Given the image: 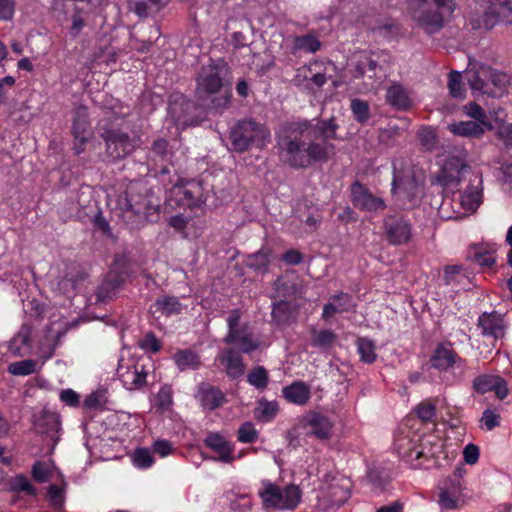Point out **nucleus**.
Masks as SVG:
<instances>
[{
	"instance_id": "obj_1",
	"label": "nucleus",
	"mask_w": 512,
	"mask_h": 512,
	"mask_svg": "<svg viewBox=\"0 0 512 512\" xmlns=\"http://www.w3.org/2000/svg\"><path fill=\"white\" fill-rule=\"evenodd\" d=\"M337 125L333 119L311 124H294L290 134L279 141L285 161L293 167H308L312 162L328 158L334 146L329 143L336 138Z\"/></svg>"
},
{
	"instance_id": "obj_2",
	"label": "nucleus",
	"mask_w": 512,
	"mask_h": 512,
	"mask_svg": "<svg viewBox=\"0 0 512 512\" xmlns=\"http://www.w3.org/2000/svg\"><path fill=\"white\" fill-rule=\"evenodd\" d=\"M432 438L428 437L422 443V436L412 431L408 422L402 423L394 439V448L400 457L410 463L422 457L447 459L445 440L434 441Z\"/></svg>"
},
{
	"instance_id": "obj_3",
	"label": "nucleus",
	"mask_w": 512,
	"mask_h": 512,
	"mask_svg": "<svg viewBox=\"0 0 512 512\" xmlns=\"http://www.w3.org/2000/svg\"><path fill=\"white\" fill-rule=\"evenodd\" d=\"M424 181L423 170L415 167L409 161L396 160L393 163L391 192L404 204H414L420 198Z\"/></svg>"
},
{
	"instance_id": "obj_4",
	"label": "nucleus",
	"mask_w": 512,
	"mask_h": 512,
	"mask_svg": "<svg viewBox=\"0 0 512 512\" xmlns=\"http://www.w3.org/2000/svg\"><path fill=\"white\" fill-rule=\"evenodd\" d=\"M226 64L221 61H211L203 65L197 77L196 95L200 100H210L213 107L224 106L228 100V93H221Z\"/></svg>"
},
{
	"instance_id": "obj_5",
	"label": "nucleus",
	"mask_w": 512,
	"mask_h": 512,
	"mask_svg": "<svg viewBox=\"0 0 512 512\" xmlns=\"http://www.w3.org/2000/svg\"><path fill=\"white\" fill-rule=\"evenodd\" d=\"M258 495L266 510L291 511L299 505L302 492L294 484L280 487L269 480H263Z\"/></svg>"
},
{
	"instance_id": "obj_6",
	"label": "nucleus",
	"mask_w": 512,
	"mask_h": 512,
	"mask_svg": "<svg viewBox=\"0 0 512 512\" xmlns=\"http://www.w3.org/2000/svg\"><path fill=\"white\" fill-rule=\"evenodd\" d=\"M408 13L417 26L427 33H435L444 25L443 10L446 0H407Z\"/></svg>"
},
{
	"instance_id": "obj_7",
	"label": "nucleus",
	"mask_w": 512,
	"mask_h": 512,
	"mask_svg": "<svg viewBox=\"0 0 512 512\" xmlns=\"http://www.w3.org/2000/svg\"><path fill=\"white\" fill-rule=\"evenodd\" d=\"M230 138L234 150L243 152L251 147H265L270 142V132L253 120H244L233 127Z\"/></svg>"
},
{
	"instance_id": "obj_8",
	"label": "nucleus",
	"mask_w": 512,
	"mask_h": 512,
	"mask_svg": "<svg viewBox=\"0 0 512 512\" xmlns=\"http://www.w3.org/2000/svg\"><path fill=\"white\" fill-rule=\"evenodd\" d=\"M118 205L123 211L124 220L133 224L143 217L158 212L160 201L149 191L142 198L135 197L132 194L119 196Z\"/></svg>"
},
{
	"instance_id": "obj_9",
	"label": "nucleus",
	"mask_w": 512,
	"mask_h": 512,
	"mask_svg": "<svg viewBox=\"0 0 512 512\" xmlns=\"http://www.w3.org/2000/svg\"><path fill=\"white\" fill-rule=\"evenodd\" d=\"M350 497L349 487L343 480L333 479L321 486L317 496V508L322 512L338 509Z\"/></svg>"
},
{
	"instance_id": "obj_10",
	"label": "nucleus",
	"mask_w": 512,
	"mask_h": 512,
	"mask_svg": "<svg viewBox=\"0 0 512 512\" xmlns=\"http://www.w3.org/2000/svg\"><path fill=\"white\" fill-rule=\"evenodd\" d=\"M203 202V187L194 180L176 184L169 191L168 203L172 207L193 208Z\"/></svg>"
},
{
	"instance_id": "obj_11",
	"label": "nucleus",
	"mask_w": 512,
	"mask_h": 512,
	"mask_svg": "<svg viewBox=\"0 0 512 512\" xmlns=\"http://www.w3.org/2000/svg\"><path fill=\"white\" fill-rule=\"evenodd\" d=\"M101 137L106 143V152L112 160L126 157L134 149V141L127 133L114 127H103Z\"/></svg>"
},
{
	"instance_id": "obj_12",
	"label": "nucleus",
	"mask_w": 512,
	"mask_h": 512,
	"mask_svg": "<svg viewBox=\"0 0 512 512\" xmlns=\"http://www.w3.org/2000/svg\"><path fill=\"white\" fill-rule=\"evenodd\" d=\"M482 180L474 176V179H469V184L466 186L464 192L459 195V206L462 211H454L450 215V219H460L463 216L471 215L476 212L483 202V189L481 187Z\"/></svg>"
},
{
	"instance_id": "obj_13",
	"label": "nucleus",
	"mask_w": 512,
	"mask_h": 512,
	"mask_svg": "<svg viewBox=\"0 0 512 512\" xmlns=\"http://www.w3.org/2000/svg\"><path fill=\"white\" fill-rule=\"evenodd\" d=\"M512 24V0H489L482 14V26L491 30L496 24Z\"/></svg>"
},
{
	"instance_id": "obj_14",
	"label": "nucleus",
	"mask_w": 512,
	"mask_h": 512,
	"mask_svg": "<svg viewBox=\"0 0 512 512\" xmlns=\"http://www.w3.org/2000/svg\"><path fill=\"white\" fill-rule=\"evenodd\" d=\"M384 234L390 244L402 245L411 239V225L402 216H388L384 220Z\"/></svg>"
},
{
	"instance_id": "obj_15",
	"label": "nucleus",
	"mask_w": 512,
	"mask_h": 512,
	"mask_svg": "<svg viewBox=\"0 0 512 512\" xmlns=\"http://www.w3.org/2000/svg\"><path fill=\"white\" fill-rule=\"evenodd\" d=\"M351 200L354 207L366 212H378L385 209L386 204L380 197L373 195L366 187L356 182L351 186Z\"/></svg>"
},
{
	"instance_id": "obj_16",
	"label": "nucleus",
	"mask_w": 512,
	"mask_h": 512,
	"mask_svg": "<svg viewBox=\"0 0 512 512\" xmlns=\"http://www.w3.org/2000/svg\"><path fill=\"white\" fill-rule=\"evenodd\" d=\"M72 133L75 139L73 150L75 151V154H80L84 151V145L92 135L88 121V114L85 108H78L75 111Z\"/></svg>"
},
{
	"instance_id": "obj_17",
	"label": "nucleus",
	"mask_w": 512,
	"mask_h": 512,
	"mask_svg": "<svg viewBox=\"0 0 512 512\" xmlns=\"http://www.w3.org/2000/svg\"><path fill=\"white\" fill-rule=\"evenodd\" d=\"M489 71H493V68L489 65H480L477 71L468 72V84L473 92L486 94L490 97H499V93L491 86L492 77Z\"/></svg>"
},
{
	"instance_id": "obj_18",
	"label": "nucleus",
	"mask_w": 512,
	"mask_h": 512,
	"mask_svg": "<svg viewBox=\"0 0 512 512\" xmlns=\"http://www.w3.org/2000/svg\"><path fill=\"white\" fill-rule=\"evenodd\" d=\"M118 376L126 389L136 390L145 385L147 373L142 365L121 363L118 367Z\"/></svg>"
},
{
	"instance_id": "obj_19",
	"label": "nucleus",
	"mask_w": 512,
	"mask_h": 512,
	"mask_svg": "<svg viewBox=\"0 0 512 512\" xmlns=\"http://www.w3.org/2000/svg\"><path fill=\"white\" fill-rule=\"evenodd\" d=\"M306 427L311 435L319 440H328L332 436L333 423L323 414L310 412L305 418Z\"/></svg>"
},
{
	"instance_id": "obj_20",
	"label": "nucleus",
	"mask_w": 512,
	"mask_h": 512,
	"mask_svg": "<svg viewBox=\"0 0 512 512\" xmlns=\"http://www.w3.org/2000/svg\"><path fill=\"white\" fill-rule=\"evenodd\" d=\"M217 359L228 377L236 379L244 374L245 365L242 356L233 348L223 350Z\"/></svg>"
},
{
	"instance_id": "obj_21",
	"label": "nucleus",
	"mask_w": 512,
	"mask_h": 512,
	"mask_svg": "<svg viewBox=\"0 0 512 512\" xmlns=\"http://www.w3.org/2000/svg\"><path fill=\"white\" fill-rule=\"evenodd\" d=\"M224 342L234 344L243 353H251L261 346L260 340L249 331L248 326L232 335H226Z\"/></svg>"
},
{
	"instance_id": "obj_22",
	"label": "nucleus",
	"mask_w": 512,
	"mask_h": 512,
	"mask_svg": "<svg viewBox=\"0 0 512 512\" xmlns=\"http://www.w3.org/2000/svg\"><path fill=\"white\" fill-rule=\"evenodd\" d=\"M169 225L178 232H181L186 238H196L203 230V222L200 219L178 214L172 216Z\"/></svg>"
},
{
	"instance_id": "obj_23",
	"label": "nucleus",
	"mask_w": 512,
	"mask_h": 512,
	"mask_svg": "<svg viewBox=\"0 0 512 512\" xmlns=\"http://www.w3.org/2000/svg\"><path fill=\"white\" fill-rule=\"evenodd\" d=\"M483 336L498 338L503 334V318L498 312H484L478 317Z\"/></svg>"
},
{
	"instance_id": "obj_24",
	"label": "nucleus",
	"mask_w": 512,
	"mask_h": 512,
	"mask_svg": "<svg viewBox=\"0 0 512 512\" xmlns=\"http://www.w3.org/2000/svg\"><path fill=\"white\" fill-rule=\"evenodd\" d=\"M467 152L460 150L458 156L450 155V188L458 186L466 179V174L471 173V166L466 163Z\"/></svg>"
},
{
	"instance_id": "obj_25",
	"label": "nucleus",
	"mask_w": 512,
	"mask_h": 512,
	"mask_svg": "<svg viewBox=\"0 0 512 512\" xmlns=\"http://www.w3.org/2000/svg\"><path fill=\"white\" fill-rule=\"evenodd\" d=\"M282 393L288 402L300 406L305 405L311 397L310 387L302 381H295L284 387Z\"/></svg>"
},
{
	"instance_id": "obj_26",
	"label": "nucleus",
	"mask_w": 512,
	"mask_h": 512,
	"mask_svg": "<svg viewBox=\"0 0 512 512\" xmlns=\"http://www.w3.org/2000/svg\"><path fill=\"white\" fill-rule=\"evenodd\" d=\"M205 444L218 453L220 461L225 463L234 461L235 458L232 455L234 448L221 435L209 434L205 439Z\"/></svg>"
},
{
	"instance_id": "obj_27",
	"label": "nucleus",
	"mask_w": 512,
	"mask_h": 512,
	"mask_svg": "<svg viewBox=\"0 0 512 512\" xmlns=\"http://www.w3.org/2000/svg\"><path fill=\"white\" fill-rule=\"evenodd\" d=\"M198 397L202 406L208 410L218 408L224 400L223 393L209 384H201L199 387Z\"/></svg>"
},
{
	"instance_id": "obj_28",
	"label": "nucleus",
	"mask_w": 512,
	"mask_h": 512,
	"mask_svg": "<svg viewBox=\"0 0 512 512\" xmlns=\"http://www.w3.org/2000/svg\"><path fill=\"white\" fill-rule=\"evenodd\" d=\"M386 101L394 108L405 110L411 105V100L407 90L400 84L394 83L386 93Z\"/></svg>"
},
{
	"instance_id": "obj_29",
	"label": "nucleus",
	"mask_w": 512,
	"mask_h": 512,
	"mask_svg": "<svg viewBox=\"0 0 512 512\" xmlns=\"http://www.w3.org/2000/svg\"><path fill=\"white\" fill-rule=\"evenodd\" d=\"M450 132L460 137L481 138L485 134V128L473 120L458 121L450 124Z\"/></svg>"
},
{
	"instance_id": "obj_30",
	"label": "nucleus",
	"mask_w": 512,
	"mask_h": 512,
	"mask_svg": "<svg viewBox=\"0 0 512 512\" xmlns=\"http://www.w3.org/2000/svg\"><path fill=\"white\" fill-rule=\"evenodd\" d=\"M32 477L39 483L49 481L55 474L62 479V474L58 472L54 464L50 461H37L34 463L32 470Z\"/></svg>"
},
{
	"instance_id": "obj_31",
	"label": "nucleus",
	"mask_w": 512,
	"mask_h": 512,
	"mask_svg": "<svg viewBox=\"0 0 512 512\" xmlns=\"http://www.w3.org/2000/svg\"><path fill=\"white\" fill-rule=\"evenodd\" d=\"M470 258L479 264L480 267L491 268L496 264V250L481 245L474 246L470 250Z\"/></svg>"
},
{
	"instance_id": "obj_32",
	"label": "nucleus",
	"mask_w": 512,
	"mask_h": 512,
	"mask_svg": "<svg viewBox=\"0 0 512 512\" xmlns=\"http://www.w3.org/2000/svg\"><path fill=\"white\" fill-rule=\"evenodd\" d=\"M173 360L181 371L197 369L201 363L199 356L191 350L177 351L173 356Z\"/></svg>"
},
{
	"instance_id": "obj_33",
	"label": "nucleus",
	"mask_w": 512,
	"mask_h": 512,
	"mask_svg": "<svg viewBox=\"0 0 512 512\" xmlns=\"http://www.w3.org/2000/svg\"><path fill=\"white\" fill-rule=\"evenodd\" d=\"M153 307L154 312H161L164 315L179 314L182 310V305L177 297L174 296H161L157 298Z\"/></svg>"
},
{
	"instance_id": "obj_34",
	"label": "nucleus",
	"mask_w": 512,
	"mask_h": 512,
	"mask_svg": "<svg viewBox=\"0 0 512 512\" xmlns=\"http://www.w3.org/2000/svg\"><path fill=\"white\" fill-rule=\"evenodd\" d=\"M336 340L337 335L332 330H311V345L315 348L328 349L336 342Z\"/></svg>"
},
{
	"instance_id": "obj_35",
	"label": "nucleus",
	"mask_w": 512,
	"mask_h": 512,
	"mask_svg": "<svg viewBox=\"0 0 512 512\" xmlns=\"http://www.w3.org/2000/svg\"><path fill=\"white\" fill-rule=\"evenodd\" d=\"M463 111L468 115V117H471L473 121L478 122V124L485 128V131L486 129L490 131V129L493 128V124H491L485 110L479 105V103L469 102L463 106Z\"/></svg>"
},
{
	"instance_id": "obj_36",
	"label": "nucleus",
	"mask_w": 512,
	"mask_h": 512,
	"mask_svg": "<svg viewBox=\"0 0 512 512\" xmlns=\"http://www.w3.org/2000/svg\"><path fill=\"white\" fill-rule=\"evenodd\" d=\"M189 105L190 103L186 101L183 96H178L175 100L169 103L168 114L176 125L182 127L188 125L186 119L182 117V112L184 111V108H188Z\"/></svg>"
},
{
	"instance_id": "obj_37",
	"label": "nucleus",
	"mask_w": 512,
	"mask_h": 512,
	"mask_svg": "<svg viewBox=\"0 0 512 512\" xmlns=\"http://www.w3.org/2000/svg\"><path fill=\"white\" fill-rule=\"evenodd\" d=\"M40 366L36 360L26 359L10 363L8 372L16 376H27L36 373Z\"/></svg>"
},
{
	"instance_id": "obj_38",
	"label": "nucleus",
	"mask_w": 512,
	"mask_h": 512,
	"mask_svg": "<svg viewBox=\"0 0 512 512\" xmlns=\"http://www.w3.org/2000/svg\"><path fill=\"white\" fill-rule=\"evenodd\" d=\"M122 281V278L118 279L113 272H110L106 280L101 284V286L97 290V300L106 301L107 299L111 298L112 294L119 287Z\"/></svg>"
},
{
	"instance_id": "obj_39",
	"label": "nucleus",
	"mask_w": 512,
	"mask_h": 512,
	"mask_svg": "<svg viewBox=\"0 0 512 512\" xmlns=\"http://www.w3.org/2000/svg\"><path fill=\"white\" fill-rule=\"evenodd\" d=\"M293 48L295 50L315 53L321 48V43L315 35L307 34L303 36H296L294 38Z\"/></svg>"
},
{
	"instance_id": "obj_40",
	"label": "nucleus",
	"mask_w": 512,
	"mask_h": 512,
	"mask_svg": "<svg viewBox=\"0 0 512 512\" xmlns=\"http://www.w3.org/2000/svg\"><path fill=\"white\" fill-rule=\"evenodd\" d=\"M172 158V151L169 148L168 142L165 139L156 140L151 149V159L155 162H170Z\"/></svg>"
},
{
	"instance_id": "obj_41",
	"label": "nucleus",
	"mask_w": 512,
	"mask_h": 512,
	"mask_svg": "<svg viewBox=\"0 0 512 512\" xmlns=\"http://www.w3.org/2000/svg\"><path fill=\"white\" fill-rule=\"evenodd\" d=\"M467 372V364L464 358H461L455 350L450 349V373L455 381H461Z\"/></svg>"
},
{
	"instance_id": "obj_42",
	"label": "nucleus",
	"mask_w": 512,
	"mask_h": 512,
	"mask_svg": "<svg viewBox=\"0 0 512 512\" xmlns=\"http://www.w3.org/2000/svg\"><path fill=\"white\" fill-rule=\"evenodd\" d=\"M10 489L17 493H26L30 496H36L37 490L24 475H16L10 480Z\"/></svg>"
},
{
	"instance_id": "obj_43",
	"label": "nucleus",
	"mask_w": 512,
	"mask_h": 512,
	"mask_svg": "<svg viewBox=\"0 0 512 512\" xmlns=\"http://www.w3.org/2000/svg\"><path fill=\"white\" fill-rule=\"evenodd\" d=\"M431 367L440 371L448 368V349L445 343H440L430 359Z\"/></svg>"
},
{
	"instance_id": "obj_44",
	"label": "nucleus",
	"mask_w": 512,
	"mask_h": 512,
	"mask_svg": "<svg viewBox=\"0 0 512 512\" xmlns=\"http://www.w3.org/2000/svg\"><path fill=\"white\" fill-rule=\"evenodd\" d=\"M357 349L362 361L373 363L376 360L375 345L367 338L357 340Z\"/></svg>"
},
{
	"instance_id": "obj_45",
	"label": "nucleus",
	"mask_w": 512,
	"mask_h": 512,
	"mask_svg": "<svg viewBox=\"0 0 512 512\" xmlns=\"http://www.w3.org/2000/svg\"><path fill=\"white\" fill-rule=\"evenodd\" d=\"M134 466L140 469H147L154 463V458L148 448H137L131 455Z\"/></svg>"
},
{
	"instance_id": "obj_46",
	"label": "nucleus",
	"mask_w": 512,
	"mask_h": 512,
	"mask_svg": "<svg viewBox=\"0 0 512 512\" xmlns=\"http://www.w3.org/2000/svg\"><path fill=\"white\" fill-rule=\"evenodd\" d=\"M414 412L421 421H432L436 415V403L433 400L422 401L415 407Z\"/></svg>"
},
{
	"instance_id": "obj_47",
	"label": "nucleus",
	"mask_w": 512,
	"mask_h": 512,
	"mask_svg": "<svg viewBox=\"0 0 512 512\" xmlns=\"http://www.w3.org/2000/svg\"><path fill=\"white\" fill-rule=\"evenodd\" d=\"M247 381L257 389H265L268 384V373L262 366H258L249 372Z\"/></svg>"
},
{
	"instance_id": "obj_48",
	"label": "nucleus",
	"mask_w": 512,
	"mask_h": 512,
	"mask_svg": "<svg viewBox=\"0 0 512 512\" xmlns=\"http://www.w3.org/2000/svg\"><path fill=\"white\" fill-rule=\"evenodd\" d=\"M270 263L269 249H261L257 253L248 257L247 264L255 270H265Z\"/></svg>"
},
{
	"instance_id": "obj_49",
	"label": "nucleus",
	"mask_w": 512,
	"mask_h": 512,
	"mask_svg": "<svg viewBox=\"0 0 512 512\" xmlns=\"http://www.w3.org/2000/svg\"><path fill=\"white\" fill-rule=\"evenodd\" d=\"M278 412V405L275 402L262 401L256 410V417L262 422L271 421Z\"/></svg>"
},
{
	"instance_id": "obj_50",
	"label": "nucleus",
	"mask_w": 512,
	"mask_h": 512,
	"mask_svg": "<svg viewBox=\"0 0 512 512\" xmlns=\"http://www.w3.org/2000/svg\"><path fill=\"white\" fill-rule=\"evenodd\" d=\"M496 375L482 374L478 375L473 381V387L478 393H486L494 390Z\"/></svg>"
},
{
	"instance_id": "obj_51",
	"label": "nucleus",
	"mask_w": 512,
	"mask_h": 512,
	"mask_svg": "<svg viewBox=\"0 0 512 512\" xmlns=\"http://www.w3.org/2000/svg\"><path fill=\"white\" fill-rule=\"evenodd\" d=\"M351 110L354 118L360 123L366 122L370 117L369 105L366 101L353 99L351 101Z\"/></svg>"
},
{
	"instance_id": "obj_52",
	"label": "nucleus",
	"mask_w": 512,
	"mask_h": 512,
	"mask_svg": "<svg viewBox=\"0 0 512 512\" xmlns=\"http://www.w3.org/2000/svg\"><path fill=\"white\" fill-rule=\"evenodd\" d=\"M466 89L462 83V74L459 71L450 70V97H462L465 96Z\"/></svg>"
},
{
	"instance_id": "obj_53",
	"label": "nucleus",
	"mask_w": 512,
	"mask_h": 512,
	"mask_svg": "<svg viewBox=\"0 0 512 512\" xmlns=\"http://www.w3.org/2000/svg\"><path fill=\"white\" fill-rule=\"evenodd\" d=\"M258 438V431L251 422L243 423L237 433V439L241 443H253Z\"/></svg>"
},
{
	"instance_id": "obj_54",
	"label": "nucleus",
	"mask_w": 512,
	"mask_h": 512,
	"mask_svg": "<svg viewBox=\"0 0 512 512\" xmlns=\"http://www.w3.org/2000/svg\"><path fill=\"white\" fill-rule=\"evenodd\" d=\"M469 496L464 493L461 485H450V509L460 508L468 503Z\"/></svg>"
},
{
	"instance_id": "obj_55",
	"label": "nucleus",
	"mask_w": 512,
	"mask_h": 512,
	"mask_svg": "<svg viewBox=\"0 0 512 512\" xmlns=\"http://www.w3.org/2000/svg\"><path fill=\"white\" fill-rule=\"evenodd\" d=\"M488 74L492 77V88L497 91L498 96H501L502 90L505 89L509 83V78L506 72H501L492 68V71H488Z\"/></svg>"
},
{
	"instance_id": "obj_56",
	"label": "nucleus",
	"mask_w": 512,
	"mask_h": 512,
	"mask_svg": "<svg viewBox=\"0 0 512 512\" xmlns=\"http://www.w3.org/2000/svg\"><path fill=\"white\" fill-rule=\"evenodd\" d=\"M172 404V394L169 388H161L157 393L154 406L161 412L167 411Z\"/></svg>"
},
{
	"instance_id": "obj_57",
	"label": "nucleus",
	"mask_w": 512,
	"mask_h": 512,
	"mask_svg": "<svg viewBox=\"0 0 512 512\" xmlns=\"http://www.w3.org/2000/svg\"><path fill=\"white\" fill-rule=\"evenodd\" d=\"M377 67V63L371 57L363 55L357 62L355 69L357 72L356 76H363L368 72L374 73Z\"/></svg>"
},
{
	"instance_id": "obj_58",
	"label": "nucleus",
	"mask_w": 512,
	"mask_h": 512,
	"mask_svg": "<svg viewBox=\"0 0 512 512\" xmlns=\"http://www.w3.org/2000/svg\"><path fill=\"white\" fill-rule=\"evenodd\" d=\"M240 319L241 311L239 309H234L229 313L226 320L228 326V332L226 335H232L234 332H238L239 330L244 329V327H247L246 324L240 325Z\"/></svg>"
},
{
	"instance_id": "obj_59",
	"label": "nucleus",
	"mask_w": 512,
	"mask_h": 512,
	"mask_svg": "<svg viewBox=\"0 0 512 512\" xmlns=\"http://www.w3.org/2000/svg\"><path fill=\"white\" fill-rule=\"evenodd\" d=\"M48 498L53 507L61 508L64 504V489L58 485H51L48 489Z\"/></svg>"
},
{
	"instance_id": "obj_60",
	"label": "nucleus",
	"mask_w": 512,
	"mask_h": 512,
	"mask_svg": "<svg viewBox=\"0 0 512 512\" xmlns=\"http://www.w3.org/2000/svg\"><path fill=\"white\" fill-rule=\"evenodd\" d=\"M16 10L15 0H0V20L10 21Z\"/></svg>"
},
{
	"instance_id": "obj_61",
	"label": "nucleus",
	"mask_w": 512,
	"mask_h": 512,
	"mask_svg": "<svg viewBox=\"0 0 512 512\" xmlns=\"http://www.w3.org/2000/svg\"><path fill=\"white\" fill-rule=\"evenodd\" d=\"M463 458L468 465H475L480 456V449L478 445L470 443L464 446L462 450Z\"/></svg>"
},
{
	"instance_id": "obj_62",
	"label": "nucleus",
	"mask_w": 512,
	"mask_h": 512,
	"mask_svg": "<svg viewBox=\"0 0 512 512\" xmlns=\"http://www.w3.org/2000/svg\"><path fill=\"white\" fill-rule=\"evenodd\" d=\"M419 139L427 150H431L436 144V133L432 128H423L419 132Z\"/></svg>"
},
{
	"instance_id": "obj_63",
	"label": "nucleus",
	"mask_w": 512,
	"mask_h": 512,
	"mask_svg": "<svg viewBox=\"0 0 512 512\" xmlns=\"http://www.w3.org/2000/svg\"><path fill=\"white\" fill-rule=\"evenodd\" d=\"M332 299L336 308L339 309V313L347 312L354 306L351 296L345 293L334 295L332 296Z\"/></svg>"
},
{
	"instance_id": "obj_64",
	"label": "nucleus",
	"mask_w": 512,
	"mask_h": 512,
	"mask_svg": "<svg viewBox=\"0 0 512 512\" xmlns=\"http://www.w3.org/2000/svg\"><path fill=\"white\" fill-rule=\"evenodd\" d=\"M105 403L104 394L102 392H93L84 400V407L87 409H95L102 407Z\"/></svg>"
}]
</instances>
